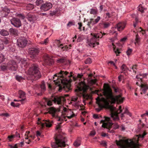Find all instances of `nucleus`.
Instances as JSON below:
<instances>
[{
    "label": "nucleus",
    "mask_w": 148,
    "mask_h": 148,
    "mask_svg": "<svg viewBox=\"0 0 148 148\" xmlns=\"http://www.w3.org/2000/svg\"><path fill=\"white\" fill-rule=\"evenodd\" d=\"M104 88L103 93L105 98L102 97L103 95L100 94V96L96 99V103L99 107L96 108V110L99 112L103 108L109 109L111 112L112 118L114 121H118L119 120L118 114L122 112V107L119 106V109L117 110L115 107L110 105L116 102L118 103H121L124 98L121 97V95L114 96L112 90L108 85L104 84Z\"/></svg>",
    "instance_id": "obj_1"
},
{
    "label": "nucleus",
    "mask_w": 148,
    "mask_h": 148,
    "mask_svg": "<svg viewBox=\"0 0 148 148\" xmlns=\"http://www.w3.org/2000/svg\"><path fill=\"white\" fill-rule=\"evenodd\" d=\"M70 73L69 75H68V72L66 71H61L58 75L55 74L53 77L54 82L56 85L57 86L59 92H60L63 89L66 92H69L71 90V85L70 83L71 82L72 80L70 79H67V77H70L72 76Z\"/></svg>",
    "instance_id": "obj_2"
},
{
    "label": "nucleus",
    "mask_w": 148,
    "mask_h": 148,
    "mask_svg": "<svg viewBox=\"0 0 148 148\" xmlns=\"http://www.w3.org/2000/svg\"><path fill=\"white\" fill-rule=\"evenodd\" d=\"M92 76V74H90L88 75V79L83 78V75L82 73L78 74L77 77H73L74 80H76L78 79H82V81L79 83L77 88L75 90V92L77 93L76 94L78 96L82 95L84 97V95L83 93L86 92L89 89V87L87 84L86 82L88 85L90 86L96 83L97 81L96 79H92L90 78Z\"/></svg>",
    "instance_id": "obj_3"
},
{
    "label": "nucleus",
    "mask_w": 148,
    "mask_h": 148,
    "mask_svg": "<svg viewBox=\"0 0 148 148\" xmlns=\"http://www.w3.org/2000/svg\"><path fill=\"white\" fill-rule=\"evenodd\" d=\"M146 134L144 132L142 134L136 135L133 139H121L116 140L118 148H135L139 146L138 141L140 138H143Z\"/></svg>",
    "instance_id": "obj_4"
},
{
    "label": "nucleus",
    "mask_w": 148,
    "mask_h": 148,
    "mask_svg": "<svg viewBox=\"0 0 148 148\" xmlns=\"http://www.w3.org/2000/svg\"><path fill=\"white\" fill-rule=\"evenodd\" d=\"M105 34V33L102 34L101 32L98 33H91V35L92 36V37L90 39L87 40V44L90 47H94L99 45V42H98L99 38H102L103 35Z\"/></svg>",
    "instance_id": "obj_5"
},
{
    "label": "nucleus",
    "mask_w": 148,
    "mask_h": 148,
    "mask_svg": "<svg viewBox=\"0 0 148 148\" xmlns=\"http://www.w3.org/2000/svg\"><path fill=\"white\" fill-rule=\"evenodd\" d=\"M56 142L51 143L52 148H60V147H65V143L67 141V139L61 135H59L55 138Z\"/></svg>",
    "instance_id": "obj_6"
},
{
    "label": "nucleus",
    "mask_w": 148,
    "mask_h": 148,
    "mask_svg": "<svg viewBox=\"0 0 148 148\" xmlns=\"http://www.w3.org/2000/svg\"><path fill=\"white\" fill-rule=\"evenodd\" d=\"M28 73L31 79L33 80H37L41 77L40 72L38 68L34 65H33L29 69Z\"/></svg>",
    "instance_id": "obj_7"
},
{
    "label": "nucleus",
    "mask_w": 148,
    "mask_h": 148,
    "mask_svg": "<svg viewBox=\"0 0 148 148\" xmlns=\"http://www.w3.org/2000/svg\"><path fill=\"white\" fill-rule=\"evenodd\" d=\"M104 119L101 120L100 121V123H102V127L108 129V132L112 133H114V131L113 130H110L112 126L111 118L110 117L106 116H104Z\"/></svg>",
    "instance_id": "obj_8"
},
{
    "label": "nucleus",
    "mask_w": 148,
    "mask_h": 148,
    "mask_svg": "<svg viewBox=\"0 0 148 148\" xmlns=\"http://www.w3.org/2000/svg\"><path fill=\"white\" fill-rule=\"evenodd\" d=\"M63 110L65 112V115H63L60 117L58 118V121H66L67 119H70L75 116V114L71 110H67L66 108H64Z\"/></svg>",
    "instance_id": "obj_9"
},
{
    "label": "nucleus",
    "mask_w": 148,
    "mask_h": 148,
    "mask_svg": "<svg viewBox=\"0 0 148 148\" xmlns=\"http://www.w3.org/2000/svg\"><path fill=\"white\" fill-rule=\"evenodd\" d=\"M37 123L42 129L45 127H50L52 126L53 122L52 121H49V120H43L41 121H40V119H38Z\"/></svg>",
    "instance_id": "obj_10"
},
{
    "label": "nucleus",
    "mask_w": 148,
    "mask_h": 148,
    "mask_svg": "<svg viewBox=\"0 0 148 148\" xmlns=\"http://www.w3.org/2000/svg\"><path fill=\"white\" fill-rule=\"evenodd\" d=\"M17 45L20 47L23 48L27 45V41L25 38L21 37L17 40Z\"/></svg>",
    "instance_id": "obj_11"
},
{
    "label": "nucleus",
    "mask_w": 148,
    "mask_h": 148,
    "mask_svg": "<svg viewBox=\"0 0 148 148\" xmlns=\"http://www.w3.org/2000/svg\"><path fill=\"white\" fill-rule=\"evenodd\" d=\"M52 7V5L51 3L47 2L41 5L40 9L42 12H45L48 10Z\"/></svg>",
    "instance_id": "obj_12"
},
{
    "label": "nucleus",
    "mask_w": 148,
    "mask_h": 148,
    "mask_svg": "<svg viewBox=\"0 0 148 148\" xmlns=\"http://www.w3.org/2000/svg\"><path fill=\"white\" fill-rule=\"evenodd\" d=\"M8 67L9 69L12 71L16 70L17 66L16 63L13 60H11L8 63Z\"/></svg>",
    "instance_id": "obj_13"
},
{
    "label": "nucleus",
    "mask_w": 148,
    "mask_h": 148,
    "mask_svg": "<svg viewBox=\"0 0 148 148\" xmlns=\"http://www.w3.org/2000/svg\"><path fill=\"white\" fill-rule=\"evenodd\" d=\"M10 21L11 23L16 27H19L22 25L21 21L17 18L14 17Z\"/></svg>",
    "instance_id": "obj_14"
},
{
    "label": "nucleus",
    "mask_w": 148,
    "mask_h": 148,
    "mask_svg": "<svg viewBox=\"0 0 148 148\" xmlns=\"http://www.w3.org/2000/svg\"><path fill=\"white\" fill-rule=\"evenodd\" d=\"M17 60L18 61H17V62L20 63V66L21 68L24 69L27 67L28 63L26 60H24V59L19 58Z\"/></svg>",
    "instance_id": "obj_15"
},
{
    "label": "nucleus",
    "mask_w": 148,
    "mask_h": 148,
    "mask_svg": "<svg viewBox=\"0 0 148 148\" xmlns=\"http://www.w3.org/2000/svg\"><path fill=\"white\" fill-rule=\"evenodd\" d=\"M29 53L31 55V57L34 58L38 53V49L37 48H30L28 51Z\"/></svg>",
    "instance_id": "obj_16"
},
{
    "label": "nucleus",
    "mask_w": 148,
    "mask_h": 148,
    "mask_svg": "<svg viewBox=\"0 0 148 148\" xmlns=\"http://www.w3.org/2000/svg\"><path fill=\"white\" fill-rule=\"evenodd\" d=\"M56 41L58 47L62 51H66L68 49L69 46L66 45H64L63 44H60V42L59 40H56ZM69 47H71V45H69Z\"/></svg>",
    "instance_id": "obj_17"
},
{
    "label": "nucleus",
    "mask_w": 148,
    "mask_h": 148,
    "mask_svg": "<svg viewBox=\"0 0 148 148\" xmlns=\"http://www.w3.org/2000/svg\"><path fill=\"white\" fill-rule=\"evenodd\" d=\"M43 59L45 63L47 65L52 64L53 62V60L47 54H45L44 56Z\"/></svg>",
    "instance_id": "obj_18"
},
{
    "label": "nucleus",
    "mask_w": 148,
    "mask_h": 148,
    "mask_svg": "<svg viewBox=\"0 0 148 148\" xmlns=\"http://www.w3.org/2000/svg\"><path fill=\"white\" fill-rule=\"evenodd\" d=\"M136 84L138 86H139L141 88V89L140 90L141 92L140 94H143V93H145L147 90H148V85L146 83L142 84L141 83L140 85L138 84V83L137 82H136Z\"/></svg>",
    "instance_id": "obj_19"
},
{
    "label": "nucleus",
    "mask_w": 148,
    "mask_h": 148,
    "mask_svg": "<svg viewBox=\"0 0 148 148\" xmlns=\"http://www.w3.org/2000/svg\"><path fill=\"white\" fill-rule=\"evenodd\" d=\"M65 100L64 97L62 96H56L54 97L53 101L55 103L59 104L61 103L62 101H64Z\"/></svg>",
    "instance_id": "obj_20"
},
{
    "label": "nucleus",
    "mask_w": 148,
    "mask_h": 148,
    "mask_svg": "<svg viewBox=\"0 0 148 148\" xmlns=\"http://www.w3.org/2000/svg\"><path fill=\"white\" fill-rule=\"evenodd\" d=\"M18 94L19 95V97L21 99L22 101V103H24L25 102L26 97L25 92L21 90H19L18 92Z\"/></svg>",
    "instance_id": "obj_21"
},
{
    "label": "nucleus",
    "mask_w": 148,
    "mask_h": 148,
    "mask_svg": "<svg viewBox=\"0 0 148 148\" xmlns=\"http://www.w3.org/2000/svg\"><path fill=\"white\" fill-rule=\"evenodd\" d=\"M49 113L53 117L57 119L58 120V118L57 114L56 113V108L53 107H51L49 108Z\"/></svg>",
    "instance_id": "obj_22"
},
{
    "label": "nucleus",
    "mask_w": 148,
    "mask_h": 148,
    "mask_svg": "<svg viewBox=\"0 0 148 148\" xmlns=\"http://www.w3.org/2000/svg\"><path fill=\"white\" fill-rule=\"evenodd\" d=\"M126 25V23L125 22H120L116 25L117 29L119 31H121L125 28Z\"/></svg>",
    "instance_id": "obj_23"
},
{
    "label": "nucleus",
    "mask_w": 148,
    "mask_h": 148,
    "mask_svg": "<svg viewBox=\"0 0 148 148\" xmlns=\"http://www.w3.org/2000/svg\"><path fill=\"white\" fill-rule=\"evenodd\" d=\"M10 12V10L8 8H4L1 11L2 16L3 17L6 16Z\"/></svg>",
    "instance_id": "obj_24"
},
{
    "label": "nucleus",
    "mask_w": 148,
    "mask_h": 148,
    "mask_svg": "<svg viewBox=\"0 0 148 148\" xmlns=\"http://www.w3.org/2000/svg\"><path fill=\"white\" fill-rule=\"evenodd\" d=\"M29 132H26L25 134V137L24 139V141L26 143L29 144L32 141L31 139L28 136V134L29 133Z\"/></svg>",
    "instance_id": "obj_25"
},
{
    "label": "nucleus",
    "mask_w": 148,
    "mask_h": 148,
    "mask_svg": "<svg viewBox=\"0 0 148 148\" xmlns=\"http://www.w3.org/2000/svg\"><path fill=\"white\" fill-rule=\"evenodd\" d=\"M9 32L11 34L14 36H16L18 35V31L13 28H11L9 29Z\"/></svg>",
    "instance_id": "obj_26"
},
{
    "label": "nucleus",
    "mask_w": 148,
    "mask_h": 148,
    "mask_svg": "<svg viewBox=\"0 0 148 148\" xmlns=\"http://www.w3.org/2000/svg\"><path fill=\"white\" fill-rule=\"evenodd\" d=\"M112 45L113 46V50L114 53L116 54V56H118L119 55V54L121 52L119 51V50L116 48L115 46L114 45L113 43H112Z\"/></svg>",
    "instance_id": "obj_27"
},
{
    "label": "nucleus",
    "mask_w": 148,
    "mask_h": 148,
    "mask_svg": "<svg viewBox=\"0 0 148 148\" xmlns=\"http://www.w3.org/2000/svg\"><path fill=\"white\" fill-rule=\"evenodd\" d=\"M0 34L3 36H7L9 34L8 32L6 30L2 29L0 31Z\"/></svg>",
    "instance_id": "obj_28"
},
{
    "label": "nucleus",
    "mask_w": 148,
    "mask_h": 148,
    "mask_svg": "<svg viewBox=\"0 0 148 148\" xmlns=\"http://www.w3.org/2000/svg\"><path fill=\"white\" fill-rule=\"evenodd\" d=\"M34 5L31 3L27 4L26 6V9L27 10H31L34 8Z\"/></svg>",
    "instance_id": "obj_29"
},
{
    "label": "nucleus",
    "mask_w": 148,
    "mask_h": 148,
    "mask_svg": "<svg viewBox=\"0 0 148 148\" xmlns=\"http://www.w3.org/2000/svg\"><path fill=\"white\" fill-rule=\"evenodd\" d=\"M140 41V38L139 37L138 35L137 34L136 36V38L135 39V44L136 45L137 44H138Z\"/></svg>",
    "instance_id": "obj_30"
},
{
    "label": "nucleus",
    "mask_w": 148,
    "mask_h": 148,
    "mask_svg": "<svg viewBox=\"0 0 148 148\" xmlns=\"http://www.w3.org/2000/svg\"><path fill=\"white\" fill-rule=\"evenodd\" d=\"M138 10L139 11L142 13L144 12L145 10H146V9L144 8L141 4L138 7Z\"/></svg>",
    "instance_id": "obj_31"
},
{
    "label": "nucleus",
    "mask_w": 148,
    "mask_h": 148,
    "mask_svg": "<svg viewBox=\"0 0 148 148\" xmlns=\"http://www.w3.org/2000/svg\"><path fill=\"white\" fill-rule=\"evenodd\" d=\"M97 9L92 8L90 10V13L91 14H97Z\"/></svg>",
    "instance_id": "obj_32"
},
{
    "label": "nucleus",
    "mask_w": 148,
    "mask_h": 148,
    "mask_svg": "<svg viewBox=\"0 0 148 148\" xmlns=\"http://www.w3.org/2000/svg\"><path fill=\"white\" fill-rule=\"evenodd\" d=\"M127 114L128 115L130 116H132V114H131L129 112V111L127 109H126L125 110V111L124 113L123 114H121V117L122 118V117L123 116V114Z\"/></svg>",
    "instance_id": "obj_33"
},
{
    "label": "nucleus",
    "mask_w": 148,
    "mask_h": 148,
    "mask_svg": "<svg viewBox=\"0 0 148 148\" xmlns=\"http://www.w3.org/2000/svg\"><path fill=\"white\" fill-rule=\"evenodd\" d=\"M81 143L80 140H77L74 143L73 145L76 147H77L80 145Z\"/></svg>",
    "instance_id": "obj_34"
},
{
    "label": "nucleus",
    "mask_w": 148,
    "mask_h": 148,
    "mask_svg": "<svg viewBox=\"0 0 148 148\" xmlns=\"http://www.w3.org/2000/svg\"><path fill=\"white\" fill-rule=\"evenodd\" d=\"M121 69L122 71H125L128 70V68L126 66L125 64H123L121 67Z\"/></svg>",
    "instance_id": "obj_35"
},
{
    "label": "nucleus",
    "mask_w": 148,
    "mask_h": 148,
    "mask_svg": "<svg viewBox=\"0 0 148 148\" xmlns=\"http://www.w3.org/2000/svg\"><path fill=\"white\" fill-rule=\"evenodd\" d=\"M28 19L29 21L31 22H33L34 21V16L31 15L30 14H29L28 15Z\"/></svg>",
    "instance_id": "obj_36"
},
{
    "label": "nucleus",
    "mask_w": 148,
    "mask_h": 148,
    "mask_svg": "<svg viewBox=\"0 0 148 148\" xmlns=\"http://www.w3.org/2000/svg\"><path fill=\"white\" fill-rule=\"evenodd\" d=\"M43 2V0H36V4L37 6H38L40 5Z\"/></svg>",
    "instance_id": "obj_37"
},
{
    "label": "nucleus",
    "mask_w": 148,
    "mask_h": 148,
    "mask_svg": "<svg viewBox=\"0 0 148 148\" xmlns=\"http://www.w3.org/2000/svg\"><path fill=\"white\" fill-rule=\"evenodd\" d=\"M103 27L105 28H106L110 26V24L108 22H104L102 24Z\"/></svg>",
    "instance_id": "obj_38"
},
{
    "label": "nucleus",
    "mask_w": 148,
    "mask_h": 148,
    "mask_svg": "<svg viewBox=\"0 0 148 148\" xmlns=\"http://www.w3.org/2000/svg\"><path fill=\"white\" fill-rule=\"evenodd\" d=\"M113 125L112 127L114 129H116L119 128V125L118 124L116 123H112V125Z\"/></svg>",
    "instance_id": "obj_39"
},
{
    "label": "nucleus",
    "mask_w": 148,
    "mask_h": 148,
    "mask_svg": "<svg viewBox=\"0 0 148 148\" xmlns=\"http://www.w3.org/2000/svg\"><path fill=\"white\" fill-rule=\"evenodd\" d=\"M40 88L41 90L42 91H44L46 90V87L44 83H42L40 85Z\"/></svg>",
    "instance_id": "obj_40"
},
{
    "label": "nucleus",
    "mask_w": 148,
    "mask_h": 148,
    "mask_svg": "<svg viewBox=\"0 0 148 148\" xmlns=\"http://www.w3.org/2000/svg\"><path fill=\"white\" fill-rule=\"evenodd\" d=\"M4 56L2 54H0V63L3 62L5 59Z\"/></svg>",
    "instance_id": "obj_41"
},
{
    "label": "nucleus",
    "mask_w": 148,
    "mask_h": 148,
    "mask_svg": "<svg viewBox=\"0 0 148 148\" xmlns=\"http://www.w3.org/2000/svg\"><path fill=\"white\" fill-rule=\"evenodd\" d=\"M84 39L83 36V35H79L78 36V38L77 39V42H80L82 41Z\"/></svg>",
    "instance_id": "obj_42"
},
{
    "label": "nucleus",
    "mask_w": 148,
    "mask_h": 148,
    "mask_svg": "<svg viewBox=\"0 0 148 148\" xmlns=\"http://www.w3.org/2000/svg\"><path fill=\"white\" fill-rule=\"evenodd\" d=\"M15 78L19 82H20L21 80L24 79L22 77L18 75H16Z\"/></svg>",
    "instance_id": "obj_43"
},
{
    "label": "nucleus",
    "mask_w": 148,
    "mask_h": 148,
    "mask_svg": "<svg viewBox=\"0 0 148 148\" xmlns=\"http://www.w3.org/2000/svg\"><path fill=\"white\" fill-rule=\"evenodd\" d=\"M1 69L2 71H5L7 69H8V64L7 65H3L1 66Z\"/></svg>",
    "instance_id": "obj_44"
},
{
    "label": "nucleus",
    "mask_w": 148,
    "mask_h": 148,
    "mask_svg": "<svg viewBox=\"0 0 148 148\" xmlns=\"http://www.w3.org/2000/svg\"><path fill=\"white\" fill-rule=\"evenodd\" d=\"M15 16H17L21 18L22 19H23L24 18V16L21 14H18L16 13L15 14Z\"/></svg>",
    "instance_id": "obj_45"
},
{
    "label": "nucleus",
    "mask_w": 148,
    "mask_h": 148,
    "mask_svg": "<svg viewBox=\"0 0 148 148\" xmlns=\"http://www.w3.org/2000/svg\"><path fill=\"white\" fill-rule=\"evenodd\" d=\"M92 61L90 58H87L85 61V63L86 64H90L91 63Z\"/></svg>",
    "instance_id": "obj_46"
},
{
    "label": "nucleus",
    "mask_w": 148,
    "mask_h": 148,
    "mask_svg": "<svg viewBox=\"0 0 148 148\" xmlns=\"http://www.w3.org/2000/svg\"><path fill=\"white\" fill-rule=\"evenodd\" d=\"M4 48L3 42L2 40H0V50H3Z\"/></svg>",
    "instance_id": "obj_47"
},
{
    "label": "nucleus",
    "mask_w": 148,
    "mask_h": 148,
    "mask_svg": "<svg viewBox=\"0 0 148 148\" xmlns=\"http://www.w3.org/2000/svg\"><path fill=\"white\" fill-rule=\"evenodd\" d=\"M105 18L107 19L111 17L112 16L111 15L109 12H106L105 14Z\"/></svg>",
    "instance_id": "obj_48"
},
{
    "label": "nucleus",
    "mask_w": 148,
    "mask_h": 148,
    "mask_svg": "<svg viewBox=\"0 0 148 148\" xmlns=\"http://www.w3.org/2000/svg\"><path fill=\"white\" fill-rule=\"evenodd\" d=\"M11 105L14 107H17L19 106V104L18 103H15L12 102L11 103Z\"/></svg>",
    "instance_id": "obj_49"
},
{
    "label": "nucleus",
    "mask_w": 148,
    "mask_h": 148,
    "mask_svg": "<svg viewBox=\"0 0 148 148\" xmlns=\"http://www.w3.org/2000/svg\"><path fill=\"white\" fill-rule=\"evenodd\" d=\"M135 21V22H134L133 24V26L134 27H136L137 23L139 22L138 18H136Z\"/></svg>",
    "instance_id": "obj_50"
},
{
    "label": "nucleus",
    "mask_w": 148,
    "mask_h": 148,
    "mask_svg": "<svg viewBox=\"0 0 148 148\" xmlns=\"http://www.w3.org/2000/svg\"><path fill=\"white\" fill-rule=\"evenodd\" d=\"M138 32H140L142 34V35H144L145 33V31L143 30L141 27H140L138 29Z\"/></svg>",
    "instance_id": "obj_51"
},
{
    "label": "nucleus",
    "mask_w": 148,
    "mask_h": 148,
    "mask_svg": "<svg viewBox=\"0 0 148 148\" xmlns=\"http://www.w3.org/2000/svg\"><path fill=\"white\" fill-rule=\"evenodd\" d=\"M132 51V49H129L126 51V53L128 56L130 55Z\"/></svg>",
    "instance_id": "obj_52"
},
{
    "label": "nucleus",
    "mask_w": 148,
    "mask_h": 148,
    "mask_svg": "<svg viewBox=\"0 0 148 148\" xmlns=\"http://www.w3.org/2000/svg\"><path fill=\"white\" fill-rule=\"evenodd\" d=\"M100 144L104 147H106L107 145V143L104 141H101L100 142Z\"/></svg>",
    "instance_id": "obj_53"
},
{
    "label": "nucleus",
    "mask_w": 148,
    "mask_h": 148,
    "mask_svg": "<svg viewBox=\"0 0 148 148\" xmlns=\"http://www.w3.org/2000/svg\"><path fill=\"white\" fill-rule=\"evenodd\" d=\"M143 77V76L141 74L137 75L136 76V78L137 79H139L140 80H141V82L142 79Z\"/></svg>",
    "instance_id": "obj_54"
},
{
    "label": "nucleus",
    "mask_w": 148,
    "mask_h": 148,
    "mask_svg": "<svg viewBox=\"0 0 148 148\" xmlns=\"http://www.w3.org/2000/svg\"><path fill=\"white\" fill-rule=\"evenodd\" d=\"M100 19V17L99 16H97V18L95 19L94 24H96L98 22Z\"/></svg>",
    "instance_id": "obj_55"
},
{
    "label": "nucleus",
    "mask_w": 148,
    "mask_h": 148,
    "mask_svg": "<svg viewBox=\"0 0 148 148\" xmlns=\"http://www.w3.org/2000/svg\"><path fill=\"white\" fill-rule=\"evenodd\" d=\"M57 61L59 62L63 63L65 61V59L63 58H61L57 60Z\"/></svg>",
    "instance_id": "obj_56"
},
{
    "label": "nucleus",
    "mask_w": 148,
    "mask_h": 148,
    "mask_svg": "<svg viewBox=\"0 0 148 148\" xmlns=\"http://www.w3.org/2000/svg\"><path fill=\"white\" fill-rule=\"evenodd\" d=\"M77 99V97L75 96H73L72 98V101L74 102L76 101Z\"/></svg>",
    "instance_id": "obj_57"
},
{
    "label": "nucleus",
    "mask_w": 148,
    "mask_h": 148,
    "mask_svg": "<svg viewBox=\"0 0 148 148\" xmlns=\"http://www.w3.org/2000/svg\"><path fill=\"white\" fill-rule=\"evenodd\" d=\"M93 118L95 119H99L100 117L101 118V116H99L97 114H94L93 115Z\"/></svg>",
    "instance_id": "obj_58"
},
{
    "label": "nucleus",
    "mask_w": 148,
    "mask_h": 148,
    "mask_svg": "<svg viewBox=\"0 0 148 148\" xmlns=\"http://www.w3.org/2000/svg\"><path fill=\"white\" fill-rule=\"evenodd\" d=\"M116 27H114L112 28V29L110 31V33L113 34L115 33L116 32L115 31H114V29H116Z\"/></svg>",
    "instance_id": "obj_59"
},
{
    "label": "nucleus",
    "mask_w": 148,
    "mask_h": 148,
    "mask_svg": "<svg viewBox=\"0 0 148 148\" xmlns=\"http://www.w3.org/2000/svg\"><path fill=\"white\" fill-rule=\"evenodd\" d=\"M36 135L38 136H40L41 137H43V136L41 135V133L39 131H37L36 132Z\"/></svg>",
    "instance_id": "obj_60"
},
{
    "label": "nucleus",
    "mask_w": 148,
    "mask_h": 148,
    "mask_svg": "<svg viewBox=\"0 0 148 148\" xmlns=\"http://www.w3.org/2000/svg\"><path fill=\"white\" fill-rule=\"evenodd\" d=\"M49 41V40L48 38L45 39L43 41V43H44L45 45H47Z\"/></svg>",
    "instance_id": "obj_61"
},
{
    "label": "nucleus",
    "mask_w": 148,
    "mask_h": 148,
    "mask_svg": "<svg viewBox=\"0 0 148 148\" xmlns=\"http://www.w3.org/2000/svg\"><path fill=\"white\" fill-rule=\"evenodd\" d=\"M96 134V132L95 130H93L90 133V135L91 136H94Z\"/></svg>",
    "instance_id": "obj_62"
},
{
    "label": "nucleus",
    "mask_w": 148,
    "mask_h": 148,
    "mask_svg": "<svg viewBox=\"0 0 148 148\" xmlns=\"http://www.w3.org/2000/svg\"><path fill=\"white\" fill-rule=\"evenodd\" d=\"M10 148H18V146L16 144L14 145H9Z\"/></svg>",
    "instance_id": "obj_63"
},
{
    "label": "nucleus",
    "mask_w": 148,
    "mask_h": 148,
    "mask_svg": "<svg viewBox=\"0 0 148 148\" xmlns=\"http://www.w3.org/2000/svg\"><path fill=\"white\" fill-rule=\"evenodd\" d=\"M3 44H7L9 43V40L6 39H4L3 41Z\"/></svg>",
    "instance_id": "obj_64"
}]
</instances>
